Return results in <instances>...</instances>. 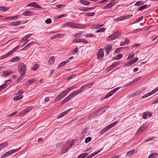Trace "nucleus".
I'll list each match as a JSON object with an SVG mask.
<instances>
[{
  "instance_id": "58836bf2",
  "label": "nucleus",
  "mask_w": 158,
  "mask_h": 158,
  "mask_svg": "<svg viewBox=\"0 0 158 158\" xmlns=\"http://www.w3.org/2000/svg\"><path fill=\"white\" fill-rule=\"evenodd\" d=\"M8 145V144L6 143H4L0 144V148L2 150V149L6 147Z\"/></svg>"
},
{
  "instance_id": "ddd939ff",
  "label": "nucleus",
  "mask_w": 158,
  "mask_h": 158,
  "mask_svg": "<svg viewBox=\"0 0 158 158\" xmlns=\"http://www.w3.org/2000/svg\"><path fill=\"white\" fill-rule=\"evenodd\" d=\"M138 60V58L137 57H136L134 59L132 60L129 61L126 64V66H129L133 64H135V62H136Z\"/></svg>"
},
{
  "instance_id": "603ef678",
  "label": "nucleus",
  "mask_w": 158,
  "mask_h": 158,
  "mask_svg": "<svg viewBox=\"0 0 158 158\" xmlns=\"http://www.w3.org/2000/svg\"><path fill=\"white\" fill-rule=\"evenodd\" d=\"M39 67V65L38 64H35L34 67L33 68V70H36Z\"/></svg>"
},
{
  "instance_id": "a878e982",
  "label": "nucleus",
  "mask_w": 158,
  "mask_h": 158,
  "mask_svg": "<svg viewBox=\"0 0 158 158\" xmlns=\"http://www.w3.org/2000/svg\"><path fill=\"white\" fill-rule=\"evenodd\" d=\"M80 2L81 4L85 6H88L90 4L89 2L86 0H80Z\"/></svg>"
},
{
  "instance_id": "dca6fc26",
  "label": "nucleus",
  "mask_w": 158,
  "mask_h": 158,
  "mask_svg": "<svg viewBox=\"0 0 158 158\" xmlns=\"http://www.w3.org/2000/svg\"><path fill=\"white\" fill-rule=\"evenodd\" d=\"M98 58H102L104 57V54L102 49L101 48L98 52Z\"/></svg>"
},
{
  "instance_id": "20e7f679",
  "label": "nucleus",
  "mask_w": 158,
  "mask_h": 158,
  "mask_svg": "<svg viewBox=\"0 0 158 158\" xmlns=\"http://www.w3.org/2000/svg\"><path fill=\"white\" fill-rule=\"evenodd\" d=\"M120 88V87H117L111 91L109 93H108V94H106V95L104 98H102L101 99V100H103L105 99L108 98L109 97L113 95Z\"/></svg>"
},
{
  "instance_id": "e2e57ef3",
  "label": "nucleus",
  "mask_w": 158,
  "mask_h": 158,
  "mask_svg": "<svg viewBox=\"0 0 158 158\" xmlns=\"http://www.w3.org/2000/svg\"><path fill=\"white\" fill-rule=\"evenodd\" d=\"M68 150H67L66 148H64H64H63V150L61 151V154H64V153H65V152H67Z\"/></svg>"
},
{
  "instance_id": "c03bdc74",
  "label": "nucleus",
  "mask_w": 158,
  "mask_h": 158,
  "mask_svg": "<svg viewBox=\"0 0 158 158\" xmlns=\"http://www.w3.org/2000/svg\"><path fill=\"white\" fill-rule=\"evenodd\" d=\"M134 55L135 54L134 53H133L129 55L128 57L127 58V60H129L130 59H133L134 57Z\"/></svg>"
},
{
  "instance_id": "6ab92c4d",
  "label": "nucleus",
  "mask_w": 158,
  "mask_h": 158,
  "mask_svg": "<svg viewBox=\"0 0 158 158\" xmlns=\"http://www.w3.org/2000/svg\"><path fill=\"white\" fill-rule=\"evenodd\" d=\"M70 60H65V61H63L61 63H60L58 65L57 67V68H59L60 67H61L63 66L64 65L66 64L69 62Z\"/></svg>"
},
{
  "instance_id": "2f4dec72",
  "label": "nucleus",
  "mask_w": 158,
  "mask_h": 158,
  "mask_svg": "<svg viewBox=\"0 0 158 158\" xmlns=\"http://www.w3.org/2000/svg\"><path fill=\"white\" fill-rule=\"evenodd\" d=\"M125 18V17L123 16L115 19L114 20L115 21L117 22L124 20Z\"/></svg>"
},
{
  "instance_id": "393cba45",
  "label": "nucleus",
  "mask_w": 158,
  "mask_h": 158,
  "mask_svg": "<svg viewBox=\"0 0 158 158\" xmlns=\"http://www.w3.org/2000/svg\"><path fill=\"white\" fill-rule=\"evenodd\" d=\"M55 61V58L54 56H51L49 59L48 61V64L49 65L53 64Z\"/></svg>"
},
{
  "instance_id": "9b49d317",
  "label": "nucleus",
  "mask_w": 158,
  "mask_h": 158,
  "mask_svg": "<svg viewBox=\"0 0 158 158\" xmlns=\"http://www.w3.org/2000/svg\"><path fill=\"white\" fill-rule=\"evenodd\" d=\"M73 28L76 29H85V26L81 24L74 23Z\"/></svg>"
},
{
  "instance_id": "aec40b11",
  "label": "nucleus",
  "mask_w": 158,
  "mask_h": 158,
  "mask_svg": "<svg viewBox=\"0 0 158 158\" xmlns=\"http://www.w3.org/2000/svg\"><path fill=\"white\" fill-rule=\"evenodd\" d=\"M33 11H26L23 12L22 13V15L25 16H30L33 15Z\"/></svg>"
},
{
  "instance_id": "de8ad7c7",
  "label": "nucleus",
  "mask_w": 158,
  "mask_h": 158,
  "mask_svg": "<svg viewBox=\"0 0 158 158\" xmlns=\"http://www.w3.org/2000/svg\"><path fill=\"white\" fill-rule=\"evenodd\" d=\"M92 139V138L91 137H89L85 139V143H87L90 141Z\"/></svg>"
},
{
  "instance_id": "4c0bfd02",
  "label": "nucleus",
  "mask_w": 158,
  "mask_h": 158,
  "mask_svg": "<svg viewBox=\"0 0 158 158\" xmlns=\"http://www.w3.org/2000/svg\"><path fill=\"white\" fill-rule=\"evenodd\" d=\"M158 156V154L157 153L152 154L149 156L148 158H156Z\"/></svg>"
},
{
  "instance_id": "39448f33",
  "label": "nucleus",
  "mask_w": 158,
  "mask_h": 158,
  "mask_svg": "<svg viewBox=\"0 0 158 158\" xmlns=\"http://www.w3.org/2000/svg\"><path fill=\"white\" fill-rule=\"evenodd\" d=\"M147 127L146 125L145 124H143L137 130L136 133V135H139L141 133L145 131L147 129Z\"/></svg>"
},
{
  "instance_id": "79ce46f5",
  "label": "nucleus",
  "mask_w": 158,
  "mask_h": 158,
  "mask_svg": "<svg viewBox=\"0 0 158 158\" xmlns=\"http://www.w3.org/2000/svg\"><path fill=\"white\" fill-rule=\"evenodd\" d=\"M119 64V62L118 61H116L114 62L111 65V66H112L113 69H114L115 67L117 66V65Z\"/></svg>"
},
{
  "instance_id": "6e6552de",
  "label": "nucleus",
  "mask_w": 158,
  "mask_h": 158,
  "mask_svg": "<svg viewBox=\"0 0 158 158\" xmlns=\"http://www.w3.org/2000/svg\"><path fill=\"white\" fill-rule=\"evenodd\" d=\"M66 95V93L64 91H62L60 94L56 98L55 102H56L59 101Z\"/></svg>"
},
{
  "instance_id": "f8f14e48",
  "label": "nucleus",
  "mask_w": 158,
  "mask_h": 158,
  "mask_svg": "<svg viewBox=\"0 0 158 158\" xmlns=\"http://www.w3.org/2000/svg\"><path fill=\"white\" fill-rule=\"evenodd\" d=\"M31 109L32 108L31 107H28L26 108L25 110L21 112L19 114V116H22L24 115L27 113L31 110Z\"/></svg>"
},
{
  "instance_id": "338daca9",
  "label": "nucleus",
  "mask_w": 158,
  "mask_h": 158,
  "mask_svg": "<svg viewBox=\"0 0 158 158\" xmlns=\"http://www.w3.org/2000/svg\"><path fill=\"white\" fill-rule=\"evenodd\" d=\"M154 138H155L154 137H151L148 138L146 140H145V142L149 141H150L153 140Z\"/></svg>"
},
{
  "instance_id": "f704fd0d",
  "label": "nucleus",
  "mask_w": 158,
  "mask_h": 158,
  "mask_svg": "<svg viewBox=\"0 0 158 158\" xmlns=\"http://www.w3.org/2000/svg\"><path fill=\"white\" fill-rule=\"evenodd\" d=\"M23 95H20L19 96L15 97L13 98V100L15 101H18L20 100L23 98Z\"/></svg>"
},
{
  "instance_id": "412c9836",
  "label": "nucleus",
  "mask_w": 158,
  "mask_h": 158,
  "mask_svg": "<svg viewBox=\"0 0 158 158\" xmlns=\"http://www.w3.org/2000/svg\"><path fill=\"white\" fill-rule=\"evenodd\" d=\"M112 47L110 44L108 45L105 48V50L107 54L109 53L110 51L112 49Z\"/></svg>"
},
{
  "instance_id": "4d7b16f0",
  "label": "nucleus",
  "mask_w": 158,
  "mask_h": 158,
  "mask_svg": "<svg viewBox=\"0 0 158 158\" xmlns=\"http://www.w3.org/2000/svg\"><path fill=\"white\" fill-rule=\"evenodd\" d=\"M94 13H87L86 14V15L88 16H92L95 15Z\"/></svg>"
},
{
  "instance_id": "a18cd8bd",
  "label": "nucleus",
  "mask_w": 158,
  "mask_h": 158,
  "mask_svg": "<svg viewBox=\"0 0 158 158\" xmlns=\"http://www.w3.org/2000/svg\"><path fill=\"white\" fill-rule=\"evenodd\" d=\"M123 48V47H120L119 48H117L115 49L114 52V53H117L119 52Z\"/></svg>"
},
{
  "instance_id": "1a4fd4ad",
  "label": "nucleus",
  "mask_w": 158,
  "mask_h": 158,
  "mask_svg": "<svg viewBox=\"0 0 158 158\" xmlns=\"http://www.w3.org/2000/svg\"><path fill=\"white\" fill-rule=\"evenodd\" d=\"M115 0H112V1L110 3L102 7L103 9H107L110 7H112L113 6H114L116 2H115Z\"/></svg>"
},
{
  "instance_id": "e433bc0d",
  "label": "nucleus",
  "mask_w": 158,
  "mask_h": 158,
  "mask_svg": "<svg viewBox=\"0 0 158 158\" xmlns=\"http://www.w3.org/2000/svg\"><path fill=\"white\" fill-rule=\"evenodd\" d=\"M100 152V151H98V152H95L90 155H89V156H88L86 158H91L96 154H97L98 153Z\"/></svg>"
},
{
  "instance_id": "bb28decb",
  "label": "nucleus",
  "mask_w": 158,
  "mask_h": 158,
  "mask_svg": "<svg viewBox=\"0 0 158 158\" xmlns=\"http://www.w3.org/2000/svg\"><path fill=\"white\" fill-rule=\"evenodd\" d=\"M34 43V42H33L30 43L23 48L22 49V50L23 51L27 50V49H28L30 47V46L32 45Z\"/></svg>"
},
{
  "instance_id": "c9c22d12",
  "label": "nucleus",
  "mask_w": 158,
  "mask_h": 158,
  "mask_svg": "<svg viewBox=\"0 0 158 158\" xmlns=\"http://www.w3.org/2000/svg\"><path fill=\"white\" fill-rule=\"evenodd\" d=\"M110 129L109 127L107 126L103 128L100 132V134H103L104 132H106L108 130Z\"/></svg>"
},
{
  "instance_id": "0e129e2a",
  "label": "nucleus",
  "mask_w": 158,
  "mask_h": 158,
  "mask_svg": "<svg viewBox=\"0 0 158 158\" xmlns=\"http://www.w3.org/2000/svg\"><path fill=\"white\" fill-rule=\"evenodd\" d=\"M66 114V113L65 112V111L64 112H63L57 117V118H60L61 117L64 116Z\"/></svg>"
},
{
  "instance_id": "49530a36",
  "label": "nucleus",
  "mask_w": 158,
  "mask_h": 158,
  "mask_svg": "<svg viewBox=\"0 0 158 158\" xmlns=\"http://www.w3.org/2000/svg\"><path fill=\"white\" fill-rule=\"evenodd\" d=\"M106 30V29L104 28H102L101 29H99L98 30H97L96 31L97 33H99L100 32H104Z\"/></svg>"
},
{
  "instance_id": "b1692460",
  "label": "nucleus",
  "mask_w": 158,
  "mask_h": 158,
  "mask_svg": "<svg viewBox=\"0 0 158 158\" xmlns=\"http://www.w3.org/2000/svg\"><path fill=\"white\" fill-rule=\"evenodd\" d=\"M158 91V87L154 89L153 90L152 92L148 93L146 94L147 97H148L157 92Z\"/></svg>"
},
{
  "instance_id": "9d476101",
  "label": "nucleus",
  "mask_w": 158,
  "mask_h": 158,
  "mask_svg": "<svg viewBox=\"0 0 158 158\" xmlns=\"http://www.w3.org/2000/svg\"><path fill=\"white\" fill-rule=\"evenodd\" d=\"M73 141L72 142H71L70 141H67L65 143V145L64 146V148H66L67 150H69L71 147V146L73 145Z\"/></svg>"
},
{
  "instance_id": "473e14b6",
  "label": "nucleus",
  "mask_w": 158,
  "mask_h": 158,
  "mask_svg": "<svg viewBox=\"0 0 158 158\" xmlns=\"http://www.w3.org/2000/svg\"><path fill=\"white\" fill-rule=\"evenodd\" d=\"M18 17H20V16L19 15H17L16 16H15L12 17H8L6 18L5 19H7L9 20H12L13 19H16L18 18Z\"/></svg>"
},
{
  "instance_id": "7c9ffc66",
  "label": "nucleus",
  "mask_w": 158,
  "mask_h": 158,
  "mask_svg": "<svg viewBox=\"0 0 158 158\" xmlns=\"http://www.w3.org/2000/svg\"><path fill=\"white\" fill-rule=\"evenodd\" d=\"M123 55L122 54H118L116 57H114L112 59L113 60H118L122 58Z\"/></svg>"
},
{
  "instance_id": "09e8293b",
  "label": "nucleus",
  "mask_w": 158,
  "mask_h": 158,
  "mask_svg": "<svg viewBox=\"0 0 158 158\" xmlns=\"http://www.w3.org/2000/svg\"><path fill=\"white\" fill-rule=\"evenodd\" d=\"M98 112L99 113V114H101L105 112V110H104V108H102L99 110H98Z\"/></svg>"
},
{
  "instance_id": "13d9d810",
  "label": "nucleus",
  "mask_w": 158,
  "mask_h": 158,
  "mask_svg": "<svg viewBox=\"0 0 158 158\" xmlns=\"http://www.w3.org/2000/svg\"><path fill=\"white\" fill-rule=\"evenodd\" d=\"M75 76V74H73V75H71L67 77V80H70L71 79H72Z\"/></svg>"
},
{
  "instance_id": "f257e3e1",
  "label": "nucleus",
  "mask_w": 158,
  "mask_h": 158,
  "mask_svg": "<svg viewBox=\"0 0 158 158\" xmlns=\"http://www.w3.org/2000/svg\"><path fill=\"white\" fill-rule=\"evenodd\" d=\"M18 70L21 75H24L27 71L26 65L22 62H20L18 65Z\"/></svg>"
},
{
  "instance_id": "680f3d73",
  "label": "nucleus",
  "mask_w": 158,
  "mask_h": 158,
  "mask_svg": "<svg viewBox=\"0 0 158 158\" xmlns=\"http://www.w3.org/2000/svg\"><path fill=\"white\" fill-rule=\"evenodd\" d=\"M143 16L141 17H140L138 19L136 20L134 23H138L140 20H143Z\"/></svg>"
},
{
  "instance_id": "69168bd1",
  "label": "nucleus",
  "mask_w": 158,
  "mask_h": 158,
  "mask_svg": "<svg viewBox=\"0 0 158 158\" xmlns=\"http://www.w3.org/2000/svg\"><path fill=\"white\" fill-rule=\"evenodd\" d=\"M132 16H133L132 15H127L126 16L124 15V16L125 17V18L124 19L130 18L131 17H132Z\"/></svg>"
},
{
  "instance_id": "72a5a7b5",
  "label": "nucleus",
  "mask_w": 158,
  "mask_h": 158,
  "mask_svg": "<svg viewBox=\"0 0 158 158\" xmlns=\"http://www.w3.org/2000/svg\"><path fill=\"white\" fill-rule=\"evenodd\" d=\"M9 7L4 6H0V10L5 12L9 10Z\"/></svg>"
},
{
  "instance_id": "5701e85b",
  "label": "nucleus",
  "mask_w": 158,
  "mask_h": 158,
  "mask_svg": "<svg viewBox=\"0 0 158 158\" xmlns=\"http://www.w3.org/2000/svg\"><path fill=\"white\" fill-rule=\"evenodd\" d=\"M137 151L136 150L134 149L131 151L128 152L126 154V156H130L131 155H133Z\"/></svg>"
},
{
  "instance_id": "4be33fe9",
  "label": "nucleus",
  "mask_w": 158,
  "mask_h": 158,
  "mask_svg": "<svg viewBox=\"0 0 158 158\" xmlns=\"http://www.w3.org/2000/svg\"><path fill=\"white\" fill-rule=\"evenodd\" d=\"M150 6V5H145L142 6H141L138 8L137 10V11L138 12L143 9L148 8Z\"/></svg>"
},
{
  "instance_id": "bf43d9fd",
  "label": "nucleus",
  "mask_w": 158,
  "mask_h": 158,
  "mask_svg": "<svg viewBox=\"0 0 158 158\" xmlns=\"http://www.w3.org/2000/svg\"><path fill=\"white\" fill-rule=\"evenodd\" d=\"M35 2H32L31 3H29L28 5V6H32V7H34L35 5Z\"/></svg>"
},
{
  "instance_id": "0eeeda50",
  "label": "nucleus",
  "mask_w": 158,
  "mask_h": 158,
  "mask_svg": "<svg viewBox=\"0 0 158 158\" xmlns=\"http://www.w3.org/2000/svg\"><path fill=\"white\" fill-rule=\"evenodd\" d=\"M93 85V83H91L87 84L85 85L82 86L80 89V90L81 92L84 91L85 89H88L90 88Z\"/></svg>"
},
{
  "instance_id": "4468645a",
  "label": "nucleus",
  "mask_w": 158,
  "mask_h": 158,
  "mask_svg": "<svg viewBox=\"0 0 158 158\" xmlns=\"http://www.w3.org/2000/svg\"><path fill=\"white\" fill-rule=\"evenodd\" d=\"M13 72L12 71H5L2 73V76L3 77H6L9 76L10 74H12Z\"/></svg>"
},
{
  "instance_id": "a19ab883",
  "label": "nucleus",
  "mask_w": 158,
  "mask_h": 158,
  "mask_svg": "<svg viewBox=\"0 0 158 158\" xmlns=\"http://www.w3.org/2000/svg\"><path fill=\"white\" fill-rule=\"evenodd\" d=\"M144 4L143 1H140L137 2L135 4V6H139L143 5Z\"/></svg>"
},
{
  "instance_id": "2eb2a0df",
  "label": "nucleus",
  "mask_w": 158,
  "mask_h": 158,
  "mask_svg": "<svg viewBox=\"0 0 158 158\" xmlns=\"http://www.w3.org/2000/svg\"><path fill=\"white\" fill-rule=\"evenodd\" d=\"M14 153V151H13V150H10L9 151H8V152H6L3 155L2 157V158H5L10 155L11 154H13Z\"/></svg>"
},
{
  "instance_id": "774afa93",
  "label": "nucleus",
  "mask_w": 158,
  "mask_h": 158,
  "mask_svg": "<svg viewBox=\"0 0 158 158\" xmlns=\"http://www.w3.org/2000/svg\"><path fill=\"white\" fill-rule=\"evenodd\" d=\"M103 25V24H97L96 25V28H100L101 27H102Z\"/></svg>"
},
{
  "instance_id": "052dcab7",
  "label": "nucleus",
  "mask_w": 158,
  "mask_h": 158,
  "mask_svg": "<svg viewBox=\"0 0 158 158\" xmlns=\"http://www.w3.org/2000/svg\"><path fill=\"white\" fill-rule=\"evenodd\" d=\"M51 22H52V20L50 18H48V19H47L45 21V23L47 24H50V23H51Z\"/></svg>"
},
{
  "instance_id": "f03ea898",
  "label": "nucleus",
  "mask_w": 158,
  "mask_h": 158,
  "mask_svg": "<svg viewBox=\"0 0 158 158\" xmlns=\"http://www.w3.org/2000/svg\"><path fill=\"white\" fill-rule=\"evenodd\" d=\"M120 34L119 32H115L112 35H110L107 38V40L108 41H111L116 39L119 36Z\"/></svg>"
},
{
  "instance_id": "c756f323",
  "label": "nucleus",
  "mask_w": 158,
  "mask_h": 158,
  "mask_svg": "<svg viewBox=\"0 0 158 158\" xmlns=\"http://www.w3.org/2000/svg\"><path fill=\"white\" fill-rule=\"evenodd\" d=\"M20 59L19 57L16 56L15 57L12 58L9 61L11 62H16L19 61Z\"/></svg>"
},
{
  "instance_id": "864d4df0",
  "label": "nucleus",
  "mask_w": 158,
  "mask_h": 158,
  "mask_svg": "<svg viewBox=\"0 0 158 158\" xmlns=\"http://www.w3.org/2000/svg\"><path fill=\"white\" fill-rule=\"evenodd\" d=\"M24 75H21V74L20 76L17 80V82H19L20 80H21L24 78Z\"/></svg>"
},
{
  "instance_id": "8fccbe9b",
  "label": "nucleus",
  "mask_w": 158,
  "mask_h": 158,
  "mask_svg": "<svg viewBox=\"0 0 158 158\" xmlns=\"http://www.w3.org/2000/svg\"><path fill=\"white\" fill-rule=\"evenodd\" d=\"M69 100L68 98L67 97H66L64 100H63L61 102V104L62 105L64 104V103H65V102H67L68 101H69Z\"/></svg>"
},
{
  "instance_id": "7ed1b4c3",
  "label": "nucleus",
  "mask_w": 158,
  "mask_h": 158,
  "mask_svg": "<svg viewBox=\"0 0 158 158\" xmlns=\"http://www.w3.org/2000/svg\"><path fill=\"white\" fill-rule=\"evenodd\" d=\"M19 45H18L16 46L13 50L9 51V52H8L7 53H6V54L2 56H1V58L2 59H3L6 58L7 57L10 56V55L12 54L14 52H15L16 50H17L19 48Z\"/></svg>"
},
{
  "instance_id": "c85d7f7f",
  "label": "nucleus",
  "mask_w": 158,
  "mask_h": 158,
  "mask_svg": "<svg viewBox=\"0 0 158 158\" xmlns=\"http://www.w3.org/2000/svg\"><path fill=\"white\" fill-rule=\"evenodd\" d=\"M21 22L20 21H17L14 22H12L10 23V25L11 26H16L20 25Z\"/></svg>"
},
{
  "instance_id": "f3484780",
  "label": "nucleus",
  "mask_w": 158,
  "mask_h": 158,
  "mask_svg": "<svg viewBox=\"0 0 158 158\" xmlns=\"http://www.w3.org/2000/svg\"><path fill=\"white\" fill-rule=\"evenodd\" d=\"M74 23L69 22L68 23H65L63 24V27H65L66 26H69V27L73 28Z\"/></svg>"
},
{
  "instance_id": "5fc2aeb1",
  "label": "nucleus",
  "mask_w": 158,
  "mask_h": 158,
  "mask_svg": "<svg viewBox=\"0 0 158 158\" xmlns=\"http://www.w3.org/2000/svg\"><path fill=\"white\" fill-rule=\"evenodd\" d=\"M35 81V79H32L30 80H29L26 82V83H29V84H31L33 83Z\"/></svg>"
},
{
  "instance_id": "37998d69",
  "label": "nucleus",
  "mask_w": 158,
  "mask_h": 158,
  "mask_svg": "<svg viewBox=\"0 0 158 158\" xmlns=\"http://www.w3.org/2000/svg\"><path fill=\"white\" fill-rule=\"evenodd\" d=\"M7 86L6 84H4L0 86V91H1L3 89H5Z\"/></svg>"
},
{
  "instance_id": "6e6d98bb",
  "label": "nucleus",
  "mask_w": 158,
  "mask_h": 158,
  "mask_svg": "<svg viewBox=\"0 0 158 158\" xmlns=\"http://www.w3.org/2000/svg\"><path fill=\"white\" fill-rule=\"evenodd\" d=\"M87 132V128H85L82 131V134L83 135V136Z\"/></svg>"
},
{
  "instance_id": "a211bd4d",
  "label": "nucleus",
  "mask_w": 158,
  "mask_h": 158,
  "mask_svg": "<svg viewBox=\"0 0 158 158\" xmlns=\"http://www.w3.org/2000/svg\"><path fill=\"white\" fill-rule=\"evenodd\" d=\"M64 34H57L52 36L51 38V40H52L57 38H62L64 36Z\"/></svg>"
},
{
  "instance_id": "3c124183",
  "label": "nucleus",
  "mask_w": 158,
  "mask_h": 158,
  "mask_svg": "<svg viewBox=\"0 0 158 158\" xmlns=\"http://www.w3.org/2000/svg\"><path fill=\"white\" fill-rule=\"evenodd\" d=\"M85 36L87 38H90L93 36H94L95 37H96V36L95 35H93V34H87L86 35H85Z\"/></svg>"
},
{
  "instance_id": "423d86ee",
  "label": "nucleus",
  "mask_w": 158,
  "mask_h": 158,
  "mask_svg": "<svg viewBox=\"0 0 158 158\" xmlns=\"http://www.w3.org/2000/svg\"><path fill=\"white\" fill-rule=\"evenodd\" d=\"M81 93V92L80 90V89L78 90H76L72 93L69 96H68L67 97L68 98L69 100H70L72 98L75 97L76 95L80 94Z\"/></svg>"
},
{
  "instance_id": "cd10ccee",
  "label": "nucleus",
  "mask_w": 158,
  "mask_h": 158,
  "mask_svg": "<svg viewBox=\"0 0 158 158\" xmlns=\"http://www.w3.org/2000/svg\"><path fill=\"white\" fill-rule=\"evenodd\" d=\"M100 115V114H99L98 111L91 114L89 118H95L97 116H98Z\"/></svg>"
},
{
  "instance_id": "ea45409f",
  "label": "nucleus",
  "mask_w": 158,
  "mask_h": 158,
  "mask_svg": "<svg viewBox=\"0 0 158 158\" xmlns=\"http://www.w3.org/2000/svg\"><path fill=\"white\" fill-rule=\"evenodd\" d=\"M118 121H116L114 123H112L110 125L108 126L110 129L112 127H114L116 124L118 123Z\"/></svg>"
}]
</instances>
